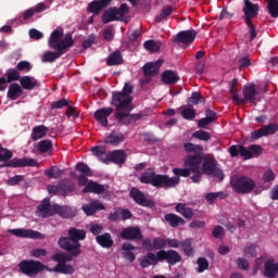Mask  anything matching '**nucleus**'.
Here are the masks:
<instances>
[{"label":"nucleus","instance_id":"45","mask_svg":"<svg viewBox=\"0 0 278 278\" xmlns=\"http://www.w3.org/2000/svg\"><path fill=\"white\" fill-rule=\"evenodd\" d=\"M161 47H162V43H160V41L148 40L144 42V49L150 53H157Z\"/></svg>","mask_w":278,"mask_h":278},{"label":"nucleus","instance_id":"32","mask_svg":"<svg viewBox=\"0 0 278 278\" xmlns=\"http://www.w3.org/2000/svg\"><path fill=\"white\" fill-rule=\"evenodd\" d=\"M55 214H60L62 218H72V216H75V211H73L68 206H60L54 204Z\"/></svg>","mask_w":278,"mask_h":278},{"label":"nucleus","instance_id":"43","mask_svg":"<svg viewBox=\"0 0 278 278\" xmlns=\"http://www.w3.org/2000/svg\"><path fill=\"white\" fill-rule=\"evenodd\" d=\"M165 220L170 225V227H179V225H184V218L175 214H166Z\"/></svg>","mask_w":278,"mask_h":278},{"label":"nucleus","instance_id":"41","mask_svg":"<svg viewBox=\"0 0 278 278\" xmlns=\"http://www.w3.org/2000/svg\"><path fill=\"white\" fill-rule=\"evenodd\" d=\"M112 21H118L116 15V8L106 10L102 15V23H112Z\"/></svg>","mask_w":278,"mask_h":278},{"label":"nucleus","instance_id":"49","mask_svg":"<svg viewBox=\"0 0 278 278\" xmlns=\"http://www.w3.org/2000/svg\"><path fill=\"white\" fill-rule=\"evenodd\" d=\"M62 174L63 172L55 166L46 169V175L49 177V179H58L59 177H62Z\"/></svg>","mask_w":278,"mask_h":278},{"label":"nucleus","instance_id":"3","mask_svg":"<svg viewBox=\"0 0 278 278\" xmlns=\"http://www.w3.org/2000/svg\"><path fill=\"white\" fill-rule=\"evenodd\" d=\"M48 45L50 49H54V51L66 53V51L75 45V40H73L72 34L64 35V28L59 27L50 35Z\"/></svg>","mask_w":278,"mask_h":278},{"label":"nucleus","instance_id":"10","mask_svg":"<svg viewBox=\"0 0 278 278\" xmlns=\"http://www.w3.org/2000/svg\"><path fill=\"white\" fill-rule=\"evenodd\" d=\"M179 177H168L166 175H155L153 185L155 188H175L179 184Z\"/></svg>","mask_w":278,"mask_h":278},{"label":"nucleus","instance_id":"57","mask_svg":"<svg viewBox=\"0 0 278 278\" xmlns=\"http://www.w3.org/2000/svg\"><path fill=\"white\" fill-rule=\"evenodd\" d=\"M68 105V100L62 99L51 103V110H62Z\"/></svg>","mask_w":278,"mask_h":278},{"label":"nucleus","instance_id":"63","mask_svg":"<svg viewBox=\"0 0 278 278\" xmlns=\"http://www.w3.org/2000/svg\"><path fill=\"white\" fill-rule=\"evenodd\" d=\"M262 151L263 149L260 146H255V144L250 146V152L252 157H257L258 155H262Z\"/></svg>","mask_w":278,"mask_h":278},{"label":"nucleus","instance_id":"54","mask_svg":"<svg viewBox=\"0 0 278 278\" xmlns=\"http://www.w3.org/2000/svg\"><path fill=\"white\" fill-rule=\"evenodd\" d=\"M192 138H197L198 140H204L207 142L210 140L211 136L210 132L204 131V130H198L192 135Z\"/></svg>","mask_w":278,"mask_h":278},{"label":"nucleus","instance_id":"61","mask_svg":"<svg viewBox=\"0 0 278 278\" xmlns=\"http://www.w3.org/2000/svg\"><path fill=\"white\" fill-rule=\"evenodd\" d=\"M240 155L241 157H243V160H251L253 157V155L251 154V147H240Z\"/></svg>","mask_w":278,"mask_h":278},{"label":"nucleus","instance_id":"35","mask_svg":"<svg viewBox=\"0 0 278 278\" xmlns=\"http://www.w3.org/2000/svg\"><path fill=\"white\" fill-rule=\"evenodd\" d=\"M64 55V52H60L56 50V52L53 51H47L46 53L42 54L41 60L42 62H55V60L62 58Z\"/></svg>","mask_w":278,"mask_h":278},{"label":"nucleus","instance_id":"5","mask_svg":"<svg viewBox=\"0 0 278 278\" xmlns=\"http://www.w3.org/2000/svg\"><path fill=\"white\" fill-rule=\"evenodd\" d=\"M184 149L186 153H195L186 156L185 166L186 168H190L191 173L201 174V161L203 160V147L194 146V143H185Z\"/></svg>","mask_w":278,"mask_h":278},{"label":"nucleus","instance_id":"59","mask_svg":"<svg viewBox=\"0 0 278 278\" xmlns=\"http://www.w3.org/2000/svg\"><path fill=\"white\" fill-rule=\"evenodd\" d=\"M263 180L265 181V184L275 181V173L271 169L265 170L263 174Z\"/></svg>","mask_w":278,"mask_h":278},{"label":"nucleus","instance_id":"15","mask_svg":"<svg viewBox=\"0 0 278 278\" xmlns=\"http://www.w3.org/2000/svg\"><path fill=\"white\" fill-rule=\"evenodd\" d=\"M194 38H197V31L185 30L178 33V35L175 38V42H177V45H190L194 42Z\"/></svg>","mask_w":278,"mask_h":278},{"label":"nucleus","instance_id":"8","mask_svg":"<svg viewBox=\"0 0 278 278\" xmlns=\"http://www.w3.org/2000/svg\"><path fill=\"white\" fill-rule=\"evenodd\" d=\"M18 268L24 275H28V277H34V275H38V273H42L47 266L42 265V263L38 261H22L18 264Z\"/></svg>","mask_w":278,"mask_h":278},{"label":"nucleus","instance_id":"55","mask_svg":"<svg viewBox=\"0 0 278 278\" xmlns=\"http://www.w3.org/2000/svg\"><path fill=\"white\" fill-rule=\"evenodd\" d=\"M8 160H12V151L0 148V162H8Z\"/></svg>","mask_w":278,"mask_h":278},{"label":"nucleus","instance_id":"33","mask_svg":"<svg viewBox=\"0 0 278 278\" xmlns=\"http://www.w3.org/2000/svg\"><path fill=\"white\" fill-rule=\"evenodd\" d=\"M255 94H256L255 86L250 85L243 88V97H244L243 101H245V103L248 101L253 103V101H255Z\"/></svg>","mask_w":278,"mask_h":278},{"label":"nucleus","instance_id":"50","mask_svg":"<svg viewBox=\"0 0 278 278\" xmlns=\"http://www.w3.org/2000/svg\"><path fill=\"white\" fill-rule=\"evenodd\" d=\"M181 116L187 121H192V118L197 116V112L194 111V109L187 106L181 110Z\"/></svg>","mask_w":278,"mask_h":278},{"label":"nucleus","instance_id":"64","mask_svg":"<svg viewBox=\"0 0 278 278\" xmlns=\"http://www.w3.org/2000/svg\"><path fill=\"white\" fill-rule=\"evenodd\" d=\"M29 37L33 38V40H40L45 37V35L36 28H33L29 30Z\"/></svg>","mask_w":278,"mask_h":278},{"label":"nucleus","instance_id":"17","mask_svg":"<svg viewBox=\"0 0 278 278\" xmlns=\"http://www.w3.org/2000/svg\"><path fill=\"white\" fill-rule=\"evenodd\" d=\"M7 166H11L12 168H21L25 166H38V162L30 157L13 159L7 164Z\"/></svg>","mask_w":278,"mask_h":278},{"label":"nucleus","instance_id":"4","mask_svg":"<svg viewBox=\"0 0 278 278\" xmlns=\"http://www.w3.org/2000/svg\"><path fill=\"white\" fill-rule=\"evenodd\" d=\"M68 233L70 238H61L59 240V247L68 251L71 255H79V253H81V250H79L81 247V244H79V240L86 239V231L77 228H71Z\"/></svg>","mask_w":278,"mask_h":278},{"label":"nucleus","instance_id":"18","mask_svg":"<svg viewBox=\"0 0 278 278\" xmlns=\"http://www.w3.org/2000/svg\"><path fill=\"white\" fill-rule=\"evenodd\" d=\"M160 261L159 252L156 254L150 252L139 260L141 268H149V266H157Z\"/></svg>","mask_w":278,"mask_h":278},{"label":"nucleus","instance_id":"28","mask_svg":"<svg viewBox=\"0 0 278 278\" xmlns=\"http://www.w3.org/2000/svg\"><path fill=\"white\" fill-rule=\"evenodd\" d=\"M37 151L41 154L53 155V142L51 140H41L37 143Z\"/></svg>","mask_w":278,"mask_h":278},{"label":"nucleus","instance_id":"37","mask_svg":"<svg viewBox=\"0 0 278 278\" xmlns=\"http://www.w3.org/2000/svg\"><path fill=\"white\" fill-rule=\"evenodd\" d=\"M176 212H178V214H181V216L188 218L189 220L190 218H192V216H194V214L192 213V208L188 207V205L184 203H179L176 205Z\"/></svg>","mask_w":278,"mask_h":278},{"label":"nucleus","instance_id":"52","mask_svg":"<svg viewBox=\"0 0 278 278\" xmlns=\"http://www.w3.org/2000/svg\"><path fill=\"white\" fill-rule=\"evenodd\" d=\"M174 177H190V173H192V169H190V167L187 168H174L173 169Z\"/></svg>","mask_w":278,"mask_h":278},{"label":"nucleus","instance_id":"60","mask_svg":"<svg viewBox=\"0 0 278 278\" xmlns=\"http://www.w3.org/2000/svg\"><path fill=\"white\" fill-rule=\"evenodd\" d=\"M172 12H175V8H173L172 5H166L163 8L159 16L160 18H167V16H170Z\"/></svg>","mask_w":278,"mask_h":278},{"label":"nucleus","instance_id":"44","mask_svg":"<svg viewBox=\"0 0 278 278\" xmlns=\"http://www.w3.org/2000/svg\"><path fill=\"white\" fill-rule=\"evenodd\" d=\"M103 8L105 7L101 2L94 0L91 3H89L87 11L93 14V16H97V14H99L101 10H103Z\"/></svg>","mask_w":278,"mask_h":278},{"label":"nucleus","instance_id":"42","mask_svg":"<svg viewBox=\"0 0 278 278\" xmlns=\"http://www.w3.org/2000/svg\"><path fill=\"white\" fill-rule=\"evenodd\" d=\"M122 215V220H127L128 218H131V212L127 208H118L115 213L110 215V220H117L118 215Z\"/></svg>","mask_w":278,"mask_h":278},{"label":"nucleus","instance_id":"39","mask_svg":"<svg viewBox=\"0 0 278 278\" xmlns=\"http://www.w3.org/2000/svg\"><path fill=\"white\" fill-rule=\"evenodd\" d=\"M123 140H125L123 134L112 132L109 137H106L105 142L106 144H112L113 147H116V144H121Z\"/></svg>","mask_w":278,"mask_h":278},{"label":"nucleus","instance_id":"36","mask_svg":"<svg viewBox=\"0 0 278 278\" xmlns=\"http://www.w3.org/2000/svg\"><path fill=\"white\" fill-rule=\"evenodd\" d=\"M162 80L164 84H177V81H179V76L173 71H165L162 74Z\"/></svg>","mask_w":278,"mask_h":278},{"label":"nucleus","instance_id":"16","mask_svg":"<svg viewBox=\"0 0 278 278\" xmlns=\"http://www.w3.org/2000/svg\"><path fill=\"white\" fill-rule=\"evenodd\" d=\"M121 238L123 240H142V232L138 227H127L122 230Z\"/></svg>","mask_w":278,"mask_h":278},{"label":"nucleus","instance_id":"51","mask_svg":"<svg viewBox=\"0 0 278 278\" xmlns=\"http://www.w3.org/2000/svg\"><path fill=\"white\" fill-rule=\"evenodd\" d=\"M76 170H78V173H81V175H86L87 177H92V170L90 169V167H88V165L84 163H78L76 165Z\"/></svg>","mask_w":278,"mask_h":278},{"label":"nucleus","instance_id":"27","mask_svg":"<svg viewBox=\"0 0 278 278\" xmlns=\"http://www.w3.org/2000/svg\"><path fill=\"white\" fill-rule=\"evenodd\" d=\"M265 277L275 278L278 275V263L275 264L274 260L265 262Z\"/></svg>","mask_w":278,"mask_h":278},{"label":"nucleus","instance_id":"24","mask_svg":"<svg viewBox=\"0 0 278 278\" xmlns=\"http://www.w3.org/2000/svg\"><path fill=\"white\" fill-rule=\"evenodd\" d=\"M130 197L139 205H143L146 207H149V205H151V201L147 200V197H144V193H142V191H140L136 188H132L130 190Z\"/></svg>","mask_w":278,"mask_h":278},{"label":"nucleus","instance_id":"12","mask_svg":"<svg viewBox=\"0 0 278 278\" xmlns=\"http://www.w3.org/2000/svg\"><path fill=\"white\" fill-rule=\"evenodd\" d=\"M55 214V205H51L49 199H45L37 210V216L41 218H48V216H53Z\"/></svg>","mask_w":278,"mask_h":278},{"label":"nucleus","instance_id":"38","mask_svg":"<svg viewBox=\"0 0 278 278\" xmlns=\"http://www.w3.org/2000/svg\"><path fill=\"white\" fill-rule=\"evenodd\" d=\"M108 66H116L118 64H123V55L121 52H113L106 59Z\"/></svg>","mask_w":278,"mask_h":278},{"label":"nucleus","instance_id":"56","mask_svg":"<svg viewBox=\"0 0 278 278\" xmlns=\"http://www.w3.org/2000/svg\"><path fill=\"white\" fill-rule=\"evenodd\" d=\"M153 247H154V249H166L167 239H165V238L153 239Z\"/></svg>","mask_w":278,"mask_h":278},{"label":"nucleus","instance_id":"11","mask_svg":"<svg viewBox=\"0 0 278 278\" xmlns=\"http://www.w3.org/2000/svg\"><path fill=\"white\" fill-rule=\"evenodd\" d=\"M260 13V4H255L250 0L244 1L243 14L245 16V22H252Z\"/></svg>","mask_w":278,"mask_h":278},{"label":"nucleus","instance_id":"21","mask_svg":"<svg viewBox=\"0 0 278 278\" xmlns=\"http://www.w3.org/2000/svg\"><path fill=\"white\" fill-rule=\"evenodd\" d=\"M277 126L275 125H267V126H263L260 129H256L252 132V138L254 140H257L258 138H262L264 136H273V134L277 132Z\"/></svg>","mask_w":278,"mask_h":278},{"label":"nucleus","instance_id":"26","mask_svg":"<svg viewBox=\"0 0 278 278\" xmlns=\"http://www.w3.org/2000/svg\"><path fill=\"white\" fill-rule=\"evenodd\" d=\"M229 92L231 94L232 101H235V103H238V105L247 103V101H244L242 98H240V96H238V79H232Z\"/></svg>","mask_w":278,"mask_h":278},{"label":"nucleus","instance_id":"30","mask_svg":"<svg viewBox=\"0 0 278 278\" xmlns=\"http://www.w3.org/2000/svg\"><path fill=\"white\" fill-rule=\"evenodd\" d=\"M22 88L24 90H34L38 86V80L31 76H24L20 79Z\"/></svg>","mask_w":278,"mask_h":278},{"label":"nucleus","instance_id":"34","mask_svg":"<svg viewBox=\"0 0 278 278\" xmlns=\"http://www.w3.org/2000/svg\"><path fill=\"white\" fill-rule=\"evenodd\" d=\"M127 14H129V7H127V4H122L119 9H116L117 21L128 23L129 16H127Z\"/></svg>","mask_w":278,"mask_h":278},{"label":"nucleus","instance_id":"40","mask_svg":"<svg viewBox=\"0 0 278 278\" xmlns=\"http://www.w3.org/2000/svg\"><path fill=\"white\" fill-rule=\"evenodd\" d=\"M97 242L101 247H104L105 249H110V247H112V244H114V241L112 240V236H110V233H104L102 236H98Z\"/></svg>","mask_w":278,"mask_h":278},{"label":"nucleus","instance_id":"25","mask_svg":"<svg viewBox=\"0 0 278 278\" xmlns=\"http://www.w3.org/2000/svg\"><path fill=\"white\" fill-rule=\"evenodd\" d=\"M49 131V128L45 125H39L33 128L30 138L36 142L37 140H41V138H45Z\"/></svg>","mask_w":278,"mask_h":278},{"label":"nucleus","instance_id":"23","mask_svg":"<svg viewBox=\"0 0 278 278\" xmlns=\"http://www.w3.org/2000/svg\"><path fill=\"white\" fill-rule=\"evenodd\" d=\"M108 190V186L100 185L96 181H89L84 188L83 192L86 194L92 192L93 194H103Z\"/></svg>","mask_w":278,"mask_h":278},{"label":"nucleus","instance_id":"7","mask_svg":"<svg viewBox=\"0 0 278 278\" xmlns=\"http://www.w3.org/2000/svg\"><path fill=\"white\" fill-rule=\"evenodd\" d=\"M230 186L239 194H249L255 190V180L248 176H233Z\"/></svg>","mask_w":278,"mask_h":278},{"label":"nucleus","instance_id":"13","mask_svg":"<svg viewBox=\"0 0 278 278\" xmlns=\"http://www.w3.org/2000/svg\"><path fill=\"white\" fill-rule=\"evenodd\" d=\"M9 233H12V236H16L17 238H33L35 240H42V238H45V236L38 231L25 229H11L9 230Z\"/></svg>","mask_w":278,"mask_h":278},{"label":"nucleus","instance_id":"48","mask_svg":"<svg viewBox=\"0 0 278 278\" xmlns=\"http://www.w3.org/2000/svg\"><path fill=\"white\" fill-rule=\"evenodd\" d=\"M21 79V73L18 70L10 68L7 71V81L12 84V81H18Z\"/></svg>","mask_w":278,"mask_h":278},{"label":"nucleus","instance_id":"1","mask_svg":"<svg viewBox=\"0 0 278 278\" xmlns=\"http://www.w3.org/2000/svg\"><path fill=\"white\" fill-rule=\"evenodd\" d=\"M132 88L130 85H125L122 92H116L112 97V105L116 108L115 116L119 121L123 118H127L129 114H131V110H134V98H131Z\"/></svg>","mask_w":278,"mask_h":278},{"label":"nucleus","instance_id":"2","mask_svg":"<svg viewBox=\"0 0 278 278\" xmlns=\"http://www.w3.org/2000/svg\"><path fill=\"white\" fill-rule=\"evenodd\" d=\"M203 174L216 177L218 181H223V179H225L223 170L218 168V162H216V159H214L212 154H205L204 156H202L200 163V174L193 173V176L191 177L193 184H199Z\"/></svg>","mask_w":278,"mask_h":278},{"label":"nucleus","instance_id":"9","mask_svg":"<svg viewBox=\"0 0 278 278\" xmlns=\"http://www.w3.org/2000/svg\"><path fill=\"white\" fill-rule=\"evenodd\" d=\"M54 262L59 264L54 267L55 273H63V275H73L75 269L71 265H65L64 262H71V256H66L64 253H58L53 256Z\"/></svg>","mask_w":278,"mask_h":278},{"label":"nucleus","instance_id":"53","mask_svg":"<svg viewBox=\"0 0 278 278\" xmlns=\"http://www.w3.org/2000/svg\"><path fill=\"white\" fill-rule=\"evenodd\" d=\"M16 68L21 73H29V71H31V63L28 61H21L17 63Z\"/></svg>","mask_w":278,"mask_h":278},{"label":"nucleus","instance_id":"46","mask_svg":"<svg viewBox=\"0 0 278 278\" xmlns=\"http://www.w3.org/2000/svg\"><path fill=\"white\" fill-rule=\"evenodd\" d=\"M267 10L273 18L278 17V0H266Z\"/></svg>","mask_w":278,"mask_h":278},{"label":"nucleus","instance_id":"22","mask_svg":"<svg viewBox=\"0 0 278 278\" xmlns=\"http://www.w3.org/2000/svg\"><path fill=\"white\" fill-rule=\"evenodd\" d=\"M83 210L87 216H92L100 210H105V206L99 200H93L89 204L84 205Z\"/></svg>","mask_w":278,"mask_h":278},{"label":"nucleus","instance_id":"19","mask_svg":"<svg viewBox=\"0 0 278 278\" xmlns=\"http://www.w3.org/2000/svg\"><path fill=\"white\" fill-rule=\"evenodd\" d=\"M162 64H164V60H157L156 62L147 63L143 66V75H146V77H153L157 75V73H160V66H162Z\"/></svg>","mask_w":278,"mask_h":278},{"label":"nucleus","instance_id":"31","mask_svg":"<svg viewBox=\"0 0 278 278\" xmlns=\"http://www.w3.org/2000/svg\"><path fill=\"white\" fill-rule=\"evenodd\" d=\"M21 94H23V89L20 87V85L11 84L8 90V98L11 99V101H16Z\"/></svg>","mask_w":278,"mask_h":278},{"label":"nucleus","instance_id":"47","mask_svg":"<svg viewBox=\"0 0 278 278\" xmlns=\"http://www.w3.org/2000/svg\"><path fill=\"white\" fill-rule=\"evenodd\" d=\"M155 175L156 174L153 172V169H148L140 177L141 184H151V186H153V179H155Z\"/></svg>","mask_w":278,"mask_h":278},{"label":"nucleus","instance_id":"6","mask_svg":"<svg viewBox=\"0 0 278 278\" xmlns=\"http://www.w3.org/2000/svg\"><path fill=\"white\" fill-rule=\"evenodd\" d=\"M91 152L104 164H110V162H113L114 164H125V160H127V154L123 150H115L106 153L105 148L97 146L91 148Z\"/></svg>","mask_w":278,"mask_h":278},{"label":"nucleus","instance_id":"58","mask_svg":"<svg viewBox=\"0 0 278 278\" xmlns=\"http://www.w3.org/2000/svg\"><path fill=\"white\" fill-rule=\"evenodd\" d=\"M49 8H51V3L49 2H41L36 4L33 10L36 13H40V12H45V10H49Z\"/></svg>","mask_w":278,"mask_h":278},{"label":"nucleus","instance_id":"62","mask_svg":"<svg viewBox=\"0 0 278 278\" xmlns=\"http://www.w3.org/2000/svg\"><path fill=\"white\" fill-rule=\"evenodd\" d=\"M198 266H199V273H203V270H207L210 263H207V260L200 257L198 258Z\"/></svg>","mask_w":278,"mask_h":278},{"label":"nucleus","instance_id":"20","mask_svg":"<svg viewBox=\"0 0 278 278\" xmlns=\"http://www.w3.org/2000/svg\"><path fill=\"white\" fill-rule=\"evenodd\" d=\"M114 109L112 108H103L94 113V118L102 125V127H108V117L113 114Z\"/></svg>","mask_w":278,"mask_h":278},{"label":"nucleus","instance_id":"29","mask_svg":"<svg viewBox=\"0 0 278 278\" xmlns=\"http://www.w3.org/2000/svg\"><path fill=\"white\" fill-rule=\"evenodd\" d=\"M49 194H63L66 197L68 192H73V188L65 187L64 184H61L60 187L58 186H48Z\"/></svg>","mask_w":278,"mask_h":278},{"label":"nucleus","instance_id":"14","mask_svg":"<svg viewBox=\"0 0 278 278\" xmlns=\"http://www.w3.org/2000/svg\"><path fill=\"white\" fill-rule=\"evenodd\" d=\"M159 260L161 262H164V260H166L168 264H177V262H181V256L175 250H161L159 251Z\"/></svg>","mask_w":278,"mask_h":278}]
</instances>
